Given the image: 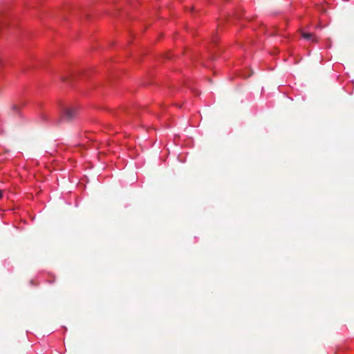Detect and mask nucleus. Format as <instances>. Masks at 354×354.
<instances>
[{"label": "nucleus", "mask_w": 354, "mask_h": 354, "mask_svg": "<svg viewBox=\"0 0 354 354\" xmlns=\"http://www.w3.org/2000/svg\"><path fill=\"white\" fill-rule=\"evenodd\" d=\"M77 110L74 107H63L62 111V117L65 120H72L76 115Z\"/></svg>", "instance_id": "f257e3e1"}, {"label": "nucleus", "mask_w": 354, "mask_h": 354, "mask_svg": "<svg viewBox=\"0 0 354 354\" xmlns=\"http://www.w3.org/2000/svg\"><path fill=\"white\" fill-rule=\"evenodd\" d=\"M301 36H302V37H304V39H306L308 40H311L313 41H317L315 39V37L311 33L302 32Z\"/></svg>", "instance_id": "f03ea898"}, {"label": "nucleus", "mask_w": 354, "mask_h": 354, "mask_svg": "<svg viewBox=\"0 0 354 354\" xmlns=\"http://www.w3.org/2000/svg\"><path fill=\"white\" fill-rule=\"evenodd\" d=\"M12 109H13L14 110H16V111H17V106L16 105H13V106H12Z\"/></svg>", "instance_id": "7ed1b4c3"}, {"label": "nucleus", "mask_w": 354, "mask_h": 354, "mask_svg": "<svg viewBox=\"0 0 354 354\" xmlns=\"http://www.w3.org/2000/svg\"><path fill=\"white\" fill-rule=\"evenodd\" d=\"M2 196H3V192L1 190H0V198H1Z\"/></svg>", "instance_id": "20e7f679"}]
</instances>
